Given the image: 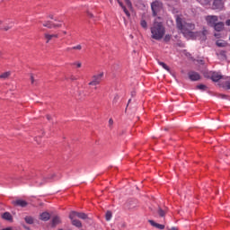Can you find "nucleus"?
Returning <instances> with one entry per match:
<instances>
[{"label":"nucleus","mask_w":230,"mask_h":230,"mask_svg":"<svg viewBox=\"0 0 230 230\" xmlns=\"http://www.w3.org/2000/svg\"><path fill=\"white\" fill-rule=\"evenodd\" d=\"M2 218H4V220H8L9 222H12L13 220V217H12V214H10V212H4L2 215Z\"/></svg>","instance_id":"14"},{"label":"nucleus","mask_w":230,"mask_h":230,"mask_svg":"<svg viewBox=\"0 0 230 230\" xmlns=\"http://www.w3.org/2000/svg\"><path fill=\"white\" fill-rule=\"evenodd\" d=\"M164 42H170V40H172V35L170 34L165 35L164 38Z\"/></svg>","instance_id":"31"},{"label":"nucleus","mask_w":230,"mask_h":230,"mask_svg":"<svg viewBox=\"0 0 230 230\" xmlns=\"http://www.w3.org/2000/svg\"><path fill=\"white\" fill-rule=\"evenodd\" d=\"M10 76V72H4V74L0 75V78L6 80Z\"/></svg>","instance_id":"28"},{"label":"nucleus","mask_w":230,"mask_h":230,"mask_svg":"<svg viewBox=\"0 0 230 230\" xmlns=\"http://www.w3.org/2000/svg\"><path fill=\"white\" fill-rule=\"evenodd\" d=\"M215 37H217V39H218V34H217V33H216V34H215Z\"/></svg>","instance_id":"51"},{"label":"nucleus","mask_w":230,"mask_h":230,"mask_svg":"<svg viewBox=\"0 0 230 230\" xmlns=\"http://www.w3.org/2000/svg\"><path fill=\"white\" fill-rule=\"evenodd\" d=\"M66 49H67V51H71V49H77L78 51H80V49H82V45H77L73 48H68Z\"/></svg>","instance_id":"29"},{"label":"nucleus","mask_w":230,"mask_h":230,"mask_svg":"<svg viewBox=\"0 0 230 230\" xmlns=\"http://www.w3.org/2000/svg\"><path fill=\"white\" fill-rule=\"evenodd\" d=\"M10 28H12V25L9 26V27H4V30L5 31H8L10 30Z\"/></svg>","instance_id":"41"},{"label":"nucleus","mask_w":230,"mask_h":230,"mask_svg":"<svg viewBox=\"0 0 230 230\" xmlns=\"http://www.w3.org/2000/svg\"><path fill=\"white\" fill-rule=\"evenodd\" d=\"M160 19V17L156 18L150 27L151 37L155 40H161L164 38V34L166 33V28H164L163 22H159Z\"/></svg>","instance_id":"1"},{"label":"nucleus","mask_w":230,"mask_h":230,"mask_svg":"<svg viewBox=\"0 0 230 230\" xmlns=\"http://www.w3.org/2000/svg\"><path fill=\"white\" fill-rule=\"evenodd\" d=\"M212 8L213 10H224V2L222 0H214Z\"/></svg>","instance_id":"6"},{"label":"nucleus","mask_w":230,"mask_h":230,"mask_svg":"<svg viewBox=\"0 0 230 230\" xmlns=\"http://www.w3.org/2000/svg\"><path fill=\"white\" fill-rule=\"evenodd\" d=\"M109 123L110 125H112V123H114V120H112V119H110Z\"/></svg>","instance_id":"45"},{"label":"nucleus","mask_w":230,"mask_h":230,"mask_svg":"<svg viewBox=\"0 0 230 230\" xmlns=\"http://www.w3.org/2000/svg\"><path fill=\"white\" fill-rule=\"evenodd\" d=\"M196 89H199V91H206V89H208V86L206 84H199L196 86Z\"/></svg>","instance_id":"26"},{"label":"nucleus","mask_w":230,"mask_h":230,"mask_svg":"<svg viewBox=\"0 0 230 230\" xmlns=\"http://www.w3.org/2000/svg\"><path fill=\"white\" fill-rule=\"evenodd\" d=\"M118 3H119V6H120L121 8H124V7H125V5H123V3H122L121 1L118 0Z\"/></svg>","instance_id":"38"},{"label":"nucleus","mask_w":230,"mask_h":230,"mask_svg":"<svg viewBox=\"0 0 230 230\" xmlns=\"http://www.w3.org/2000/svg\"><path fill=\"white\" fill-rule=\"evenodd\" d=\"M48 182V178H45L42 181L39 183L40 186H42V184H46Z\"/></svg>","instance_id":"35"},{"label":"nucleus","mask_w":230,"mask_h":230,"mask_svg":"<svg viewBox=\"0 0 230 230\" xmlns=\"http://www.w3.org/2000/svg\"><path fill=\"white\" fill-rule=\"evenodd\" d=\"M197 1L203 6H206V5L209 4V3H211V0H197Z\"/></svg>","instance_id":"22"},{"label":"nucleus","mask_w":230,"mask_h":230,"mask_svg":"<svg viewBox=\"0 0 230 230\" xmlns=\"http://www.w3.org/2000/svg\"><path fill=\"white\" fill-rule=\"evenodd\" d=\"M43 26L45 28H49V30H51L52 28H62V24H55L52 23L51 22H46L45 23H43Z\"/></svg>","instance_id":"11"},{"label":"nucleus","mask_w":230,"mask_h":230,"mask_svg":"<svg viewBox=\"0 0 230 230\" xmlns=\"http://www.w3.org/2000/svg\"><path fill=\"white\" fill-rule=\"evenodd\" d=\"M158 215L160 217H164V215H166V214L164 213V210H163L162 208H159L158 209Z\"/></svg>","instance_id":"33"},{"label":"nucleus","mask_w":230,"mask_h":230,"mask_svg":"<svg viewBox=\"0 0 230 230\" xmlns=\"http://www.w3.org/2000/svg\"><path fill=\"white\" fill-rule=\"evenodd\" d=\"M50 215L49 213L48 212H43L41 215H40V220H43L44 222H48V220H49L50 218Z\"/></svg>","instance_id":"16"},{"label":"nucleus","mask_w":230,"mask_h":230,"mask_svg":"<svg viewBox=\"0 0 230 230\" xmlns=\"http://www.w3.org/2000/svg\"><path fill=\"white\" fill-rule=\"evenodd\" d=\"M169 230H179V228L172 226V227L169 228Z\"/></svg>","instance_id":"43"},{"label":"nucleus","mask_w":230,"mask_h":230,"mask_svg":"<svg viewBox=\"0 0 230 230\" xmlns=\"http://www.w3.org/2000/svg\"><path fill=\"white\" fill-rule=\"evenodd\" d=\"M216 44L218 48H226V46H227V42L224 41L223 40H218Z\"/></svg>","instance_id":"19"},{"label":"nucleus","mask_w":230,"mask_h":230,"mask_svg":"<svg viewBox=\"0 0 230 230\" xmlns=\"http://www.w3.org/2000/svg\"><path fill=\"white\" fill-rule=\"evenodd\" d=\"M44 37H45V40H46V43L49 44V42H51V40H55L58 39V34H57V33H55V34L45 33Z\"/></svg>","instance_id":"7"},{"label":"nucleus","mask_w":230,"mask_h":230,"mask_svg":"<svg viewBox=\"0 0 230 230\" xmlns=\"http://www.w3.org/2000/svg\"><path fill=\"white\" fill-rule=\"evenodd\" d=\"M87 14H88V17H91V18L94 17V15L91 13H87Z\"/></svg>","instance_id":"42"},{"label":"nucleus","mask_w":230,"mask_h":230,"mask_svg":"<svg viewBox=\"0 0 230 230\" xmlns=\"http://www.w3.org/2000/svg\"><path fill=\"white\" fill-rule=\"evenodd\" d=\"M60 217L58 216H56L52 218V226L55 227L56 226H58L60 224Z\"/></svg>","instance_id":"17"},{"label":"nucleus","mask_w":230,"mask_h":230,"mask_svg":"<svg viewBox=\"0 0 230 230\" xmlns=\"http://www.w3.org/2000/svg\"><path fill=\"white\" fill-rule=\"evenodd\" d=\"M151 10L154 17L157 16V13L163 10V2L157 0L153 2L151 4Z\"/></svg>","instance_id":"3"},{"label":"nucleus","mask_w":230,"mask_h":230,"mask_svg":"<svg viewBox=\"0 0 230 230\" xmlns=\"http://www.w3.org/2000/svg\"><path fill=\"white\" fill-rule=\"evenodd\" d=\"M217 57L221 58L222 60H226V51L225 50H220L219 52L217 53Z\"/></svg>","instance_id":"21"},{"label":"nucleus","mask_w":230,"mask_h":230,"mask_svg":"<svg viewBox=\"0 0 230 230\" xmlns=\"http://www.w3.org/2000/svg\"><path fill=\"white\" fill-rule=\"evenodd\" d=\"M189 78L191 80V82H197L200 80V75H199L197 72H190Z\"/></svg>","instance_id":"9"},{"label":"nucleus","mask_w":230,"mask_h":230,"mask_svg":"<svg viewBox=\"0 0 230 230\" xmlns=\"http://www.w3.org/2000/svg\"><path fill=\"white\" fill-rule=\"evenodd\" d=\"M125 3L128 8H132V2L130 0H125Z\"/></svg>","instance_id":"34"},{"label":"nucleus","mask_w":230,"mask_h":230,"mask_svg":"<svg viewBox=\"0 0 230 230\" xmlns=\"http://www.w3.org/2000/svg\"><path fill=\"white\" fill-rule=\"evenodd\" d=\"M105 218H106L107 222H109L111 220V218H112V212L107 211Z\"/></svg>","instance_id":"27"},{"label":"nucleus","mask_w":230,"mask_h":230,"mask_svg":"<svg viewBox=\"0 0 230 230\" xmlns=\"http://www.w3.org/2000/svg\"><path fill=\"white\" fill-rule=\"evenodd\" d=\"M79 218H81V220H87V214L80 212Z\"/></svg>","instance_id":"30"},{"label":"nucleus","mask_w":230,"mask_h":230,"mask_svg":"<svg viewBox=\"0 0 230 230\" xmlns=\"http://www.w3.org/2000/svg\"><path fill=\"white\" fill-rule=\"evenodd\" d=\"M226 26H230V20H227V21L226 22Z\"/></svg>","instance_id":"44"},{"label":"nucleus","mask_w":230,"mask_h":230,"mask_svg":"<svg viewBox=\"0 0 230 230\" xmlns=\"http://www.w3.org/2000/svg\"><path fill=\"white\" fill-rule=\"evenodd\" d=\"M220 85L224 87V89H230V77H225L221 80Z\"/></svg>","instance_id":"10"},{"label":"nucleus","mask_w":230,"mask_h":230,"mask_svg":"<svg viewBox=\"0 0 230 230\" xmlns=\"http://www.w3.org/2000/svg\"><path fill=\"white\" fill-rule=\"evenodd\" d=\"M76 217H77V218H79L80 212H76V211L70 212V214H69L70 220H73V218H76Z\"/></svg>","instance_id":"20"},{"label":"nucleus","mask_w":230,"mask_h":230,"mask_svg":"<svg viewBox=\"0 0 230 230\" xmlns=\"http://www.w3.org/2000/svg\"><path fill=\"white\" fill-rule=\"evenodd\" d=\"M118 100H119V96L116 95L113 102L116 103V102H118Z\"/></svg>","instance_id":"40"},{"label":"nucleus","mask_w":230,"mask_h":230,"mask_svg":"<svg viewBox=\"0 0 230 230\" xmlns=\"http://www.w3.org/2000/svg\"><path fill=\"white\" fill-rule=\"evenodd\" d=\"M2 230H12V228H4V229H2Z\"/></svg>","instance_id":"48"},{"label":"nucleus","mask_w":230,"mask_h":230,"mask_svg":"<svg viewBox=\"0 0 230 230\" xmlns=\"http://www.w3.org/2000/svg\"><path fill=\"white\" fill-rule=\"evenodd\" d=\"M24 220H25L26 224H30V225L33 224V222H34L33 217H31L30 216L25 217Z\"/></svg>","instance_id":"23"},{"label":"nucleus","mask_w":230,"mask_h":230,"mask_svg":"<svg viewBox=\"0 0 230 230\" xmlns=\"http://www.w3.org/2000/svg\"><path fill=\"white\" fill-rule=\"evenodd\" d=\"M71 222H72V226H75V227H82V222L78 219H71Z\"/></svg>","instance_id":"18"},{"label":"nucleus","mask_w":230,"mask_h":230,"mask_svg":"<svg viewBox=\"0 0 230 230\" xmlns=\"http://www.w3.org/2000/svg\"><path fill=\"white\" fill-rule=\"evenodd\" d=\"M70 80L75 81V80H78V78H76L75 75H71Z\"/></svg>","instance_id":"39"},{"label":"nucleus","mask_w":230,"mask_h":230,"mask_svg":"<svg viewBox=\"0 0 230 230\" xmlns=\"http://www.w3.org/2000/svg\"><path fill=\"white\" fill-rule=\"evenodd\" d=\"M124 13L128 16L130 17V13L128 12V10H127V7L124 6V8H122Z\"/></svg>","instance_id":"32"},{"label":"nucleus","mask_w":230,"mask_h":230,"mask_svg":"<svg viewBox=\"0 0 230 230\" xmlns=\"http://www.w3.org/2000/svg\"><path fill=\"white\" fill-rule=\"evenodd\" d=\"M74 66H76V67H82V63H74Z\"/></svg>","instance_id":"36"},{"label":"nucleus","mask_w":230,"mask_h":230,"mask_svg":"<svg viewBox=\"0 0 230 230\" xmlns=\"http://www.w3.org/2000/svg\"><path fill=\"white\" fill-rule=\"evenodd\" d=\"M102 78H103V73L93 75L92 77V81L89 83V85H100Z\"/></svg>","instance_id":"4"},{"label":"nucleus","mask_w":230,"mask_h":230,"mask_svg":"<svg viewBox=\"0 0 230 230\" xmlns=\"http://www.w3.org/2000/svg\"><path fill=\"white\" fill-rule=\"evenodd\" d=\"M64 35H66L67 34V31H63Z\"/></svg>","instance_id":"50"},{"label":"nucleus","mask_w":230,"mask_h":230,"mask_svg":"<svg viewBox=\"0 0 230 230\" xmlns=\"http://www.w3.org/2000/svg\"><path fill=\"white\" fill-rule=\"evenodd\" d=\"M47 119H49H49H51V116L47 115Z\"/></svg>","instance_id":"46"},{"label":"nucleus","mask_w":230,"mask_h":230,"mask_svg":"<svg viewBox=\"0 0 230 230\" xmlns=\"http://www.w3.org/2000/svg\"><path fill=\"white\" fill-rule=\"evenodd\" d=\"M159 66H162L165 71H170V66L166 65L164 62H158Z\"/></svg>","instance_id":"25"},{"label":"nucleus","mask_w":230,"mask_h":230,"mask_svg":"<svg viewBox=\"0 0 230 230\" xmlns=\"http://www.w3.org/2000/svg\"><path fill=\"white\" fill-rule=\"evenodd\" d=\"M211 80H213V82H218V80H221V81L224 80V77L222 76V75L217 72H214L212 73Z\"/></svg>","instance_id":"12"},{"label":"nucleus","mask_w":230,"mask_h":230,"mask_svg":"<svg viewBox=\"0 0 230 230\" xmlns=\"http://www.w3.org/2000/svg\"><path fill=\"white\" fill-rule=\"evenodd\" d=\"M149 224H151L153 227H156V229H161V230L164 229V225L155 223V221L154 220H149Z\"/></svg>","instance_id":"15"},{"label":"nucleus","mask_w":230,"mask_h":230,"mask_svg":"<svg viewBox=\"0 0 230 230\" xmlns=\"http://www.w3.org/2000/svg\"><path fill=\"white\" fill-rule=\"evenodd\" d=\"M140 26H142L144 28V30H147L148 29V23L145 20H141L140 21Z\"/></svg>","instance_id":"24"},{"label":"nucleus","mask_w":230,"mask_h":230,"mask_svg":"<svg viewBox=\"0 0 230 230\" xmlns=\"http://www.w3.org/2000/svg\"><path fill=\"white\" fill-rule=\"evenodd\" d=\"M50 19H53V16H50Z\"/></svg>","instance_id":"52"},{"label":"nucleus","mask_w":230,"mask_h":230,"mask_svg":"<svg viewBox=\"0 0 230 230\" xmlns=\"http://www.w3.org/2000/svg\"><path fill=\"white\" fill-rule=\"evenodd\" d=\"M176 28L184 35V37H195V24L191 22H186L180 16H176Z\"/></svg>","instance_id":"2"},{"label":"nucleus","mask_w":230,"mask_h":230,"mask_svg":"<svg viewBox=\"0 0 230 230\" xmlns=\"http://www.w3.org/2000/svg\"><path fill=\"white\" fill-rule=\"evenodd\" d=\"M205 19L208 26H211L212 28L216 25L217 22H218V16L217 15H208Z\"/></svg>","instance_id":"5"},{"label":"nucleus","mask_w":230,"mask_h":230,"mask_svg":"<svg viewBox=\"0 0 230 230\" xmlns=\"http://www.w3.org/2000/svg\"><path fill=\"white\" fill-rule=\"evenodd\" d=\"M12 204H13V206H19L20 208H26V206H28V202L24 199L13 200Z\"/></svg>","instance_id":"8"},{"label":"nucleus","mask_w":230,"mask_h":230,"mask_svg":"<svg viewBox=\"0 0 230 230\" xmlns=\"http://www.w3.org/2000/svg\"><path fill=\"white\" fill-rule=\"evenodd\" d=\"M31 84H35V78L33 77V75H31Z\"/></svg>","instance_id":"37"},{"label":"nucleus","mask_w":230,"mask_h":230,"mask_svg":"<svg viewBox=\"0 0 230 230\" xmlns=\"http://www.w3.org/2000/svg\"><path fill=\"white\" fill-rule=\"evenodd\" d=\"M53 177H55V174H52L49 179H53Z\"/></svg>","instance_id":"47"},{"label":"nucleus","mask_w":230,"mask_h":230,"mask_svg":"<svg viewBox=\"0 0 230 230\" xmlns=\"http://www.w3.org/2000/svg\"><path fill=\"white\" fill-rule=\"evenodd\" d=\"M214 30H216V31H222V30H224V22H217L214 26H213Z\"/></svg>","instance_id":"13"},{"label":"nucleus","mask_w":230,"mask_h":230,"mask_svg":"<svg viewBox=\"0 0 230 230\" xmlns=\"http://www.w3.org/2000/svg\"><path fill=\"white\" fill-rule=\"evenodd\" d=\"M220 98H226V95H220Z\"/></svg>","instance_id":"49"}]
</instances>
